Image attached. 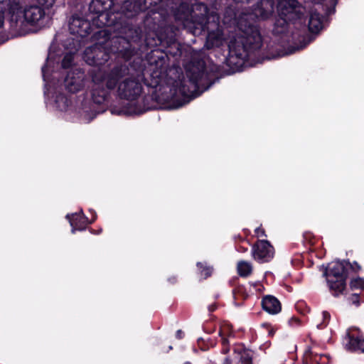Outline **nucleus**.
I'll list each match as a JSON object with an SVG mask.
<instances>
[{"label":"nucleus","instance_id":"6ab92c4d","mask_svg":"<svg viewBox=\"0 0 364 364\" xmlns=\"http://www.w3.org/2000/svg\"><path fill=\"white\" fill-rule=\"evenodd\" d=\"M148 87H149L150 90H149V93L151 95V98L158 102L159 99V95L158 94V86L159 85V73H154L151 75V78L148 80L147 83Z\"/></svg>","mask_w":364,"mask_h":364},{"label":"nucleus","instance_id":"c85d7f7f","mask_svg":"<svg viewBox=\"0 0 364 364\" xmlns=\"http://www.w3.org/2000/svg\"><path fill=\"white\" fill-rule=\"evenodd\" d=\"M95 95H96V91H94L92 93V97H93V100L95 101V102H96L97 104H101L105 101V93H103V95L102 96H100L98 98L96 97Z\"/></svg>","mask_w":364,"mask_h":364},{"label":"nucleus","instance_id":"2eb2a0df","mask_svg":"<svg viewBox=\"0 0 364 364\" xmlns=\"http://www.w3.org/2000/svg\"><path fill=\"white\" fill-rule=\"evenodd\" d=\"M218 335L220 337L223 348H227L230 341L235 337V333L232 329L231 325L227 322L223 323L220 325Z\"/></svg>","mask_w":364,"mask_h":364},{"label":"nucleus","instance_id":"4c0bfd02","mask_svg":"<svg viewBox=\"0 0 364 364\" xmlns=\"http://www.w3.org/2000/svg\"><path fill=\"white\" fill-rule=\"evenodd\" d=\"M202 340H203V339H202L201 338H199L198 339V344H199V345H200V341H202Z\"/></svg>","mask_w":364,"mask_h":364},{"label":"nucleus","instance_id":"1a4fd4ad","mask_svg":"<svg viewBox=\"0 0 364 364\" xmlns=\"http://www.w3.org/2000/svg\"><path fill=\"white\" fill-rule=\"evenodd\" d=\"M253 258L259 263L270 261L274 255L273 247L265 240H259L252 247Z\"/></svg>","mask_w":364,"mask_h":364},{"label":"nucleus","instance_id":"58836bf2","mask_svg":"<svg viewBox=\"0 0 364 364\" xmlns=\"http://www.w3.org/2000/svg\"><path fill=\"white\" fill-rule=\"evenodd\" d=\"M183 364H192V363L189 361H186Z\"/></svg>","mask_w":364,"mask_h":364},{"label":"nucleus","instance_id":"7ed1b4c3","mask_svg":"<svg viewBox=\"0 0 364 364\" xmlns=\"http://www.w3.org/2000/svg\"><path fill=\"white\" fill-rule=\"evenodd\" d=\"M348 268L358 271L360 267L356 262L351 264L346 261H334L328 264L324 275L328 287L334 296L341 294L345 290Z\"/></svg>","mask_w":364,"mask_h":364},{"label":"nucleus","instance_id":"6e6552de","mask_svg":"<svg viewBox=\"0 0 364 364\" xmlns=\"http://www.w3.org/2000/svg\"><path fill=\"white\" fill-rule=\"evenodd\" d=\"M343 344L348 351L364 352V338L360 330L355 327L348 329Z\"/></svg>","mask_w":364,"mask_h":364},{"label":"nucleus","instance_id":"a211bd4d","mask_svg":"<svg viewBox=\"0 0 364 364\" xmlns=\"http://www.w3.org/2000/svg\"><path fill=\"white\" fill-rule=\"evenodd\" d=\"M308 26L309 29L311 33H318L323 26L322 16L316 11H311Z\"/></svg>","mask_w":364,"mask_h":364},{"label":"nucleus","instance_id":"c756f323","mask_svg":"<svg viewBox=\"0 0 364 364\" xmlns=\"http://www.w3.org/2000/svg\"><path fill=\"white\" fill-rule=\"evenodd\" d=\"M255 235L257 237H262L265 236L264 230L261 227L255 229Z\"/></svg>","mask_w":364,"mask_h":364},{"label":"nucleus","instance_id":"473e14b6","mask_svg":"<svg viewBox=\"0 0 364 364\" xmlns=\"http://www.w3.org/2000/svg\"><path fill=\"white\" fill-rule=\"evenodd\" d=\"M60 101L66 102L67 99L65 97H64L63 96H58L57 97L56 102H58Z\"/></svg>","mask_w":364,"mask_h":364},{"label":"nucleus","instance_id":"5701e85b","mask_svg":"<svg viewBox=\"0 0 364 364\" xmlns=\"http://www.w3.org/2000/svg\"><path fill=\"white\" fill-rule=\"evenodd\" d=\"M350 287L353 289H364V279L357 277L350 281Z\"/></svg>","mask_w":364,"mask_h":364},{"label":"nucleus","instance_id":"72a5a7b5","mask_svg":"<svg viewBox=\"0 0 364 364\" xmlns=\"http://www.w3.org/2000/svg\"><path fill=\"white\" fill-rule=\"evenodd\" d=\"M4 13L0 12V27H1L4 23Z\"/></svg>","mask_w":364,"mask_h":364},{"label":"nucleus","instance_id":"79ce46f5","mask_svg":"<svg viewBox=\"0 0 364 364\" xmlns=\"http://www.w3.org/2000/svg\"><path fill=\"white\" fill-rule=\"evenodd\" d=\"M98 75H99V76H100V77L102 76V74H101L100 73Z\"/></svg>","mask_w":364,"mask_h":364},{"label":"nucleus","instance_id":"aec40b11","mask_svg":"<svg viewBox=\"0 0 364 364\" xmlns=\"http://www.w3.org/2000/svg\"><path fill=\"white\" fill-rule=\"evenodd\" d=\"M120 77V69L119 68H114L104 79L107 88L109 90L114 89Z\"/></svg>","mask_w":364,"mask_h":364},{"label":"nucleus","instance_id":"f257e3e1","mask_svg":"<svg viewBox=\"0 0 364 364\" xmlns=\"http://www.w3.org/2000/svg\"><path fill=\"white\" fill-rule=\"evenodd\" d=\"M279 17L277 19L273 33L280 36L284 41H289L291 22L299 18L298 1L296 0H276ZM275 0H262L251 11H242L232 18V11L224 16L223 23L236 26L240 33L224 38V31L219 26V17L215 13H208L203 4H196L190 10L186 3H181L174 12L175 18L183 26L193 35L208 31L205 47L208 49L220 48L227 45L228 55L225 58L228 66L237 69L246 57V50L260 46L261 36L255 23L259 20L269 18L274 11Z\"/></svg>","mask_w":364,"mask_h":364},{"label":"nucleus","instance_id":"f704fd0d","mask_svg":"<svg viewBox=\"0 0 364 364\" xmlns=\"http://www.w3.org/2000/svg\"><path fill=\"white\" fill-rule=\"evenodd\" d=\"M214 345H215L214 343H210V344H208V345L207 348H206V347H205V346H200V349H201V350H207L210 346H214Z\"/></svg>","mask_w":364,"mask_h":364},{"label":"nucleus","instance_id":"c9c22d12","mask_svg":"<svg viewBox=\"0 0 364 364\" xmlns=\"http://www.w3.org/2000/svg\"><path fill=\"white\" fill-rule=\"evenodd\" d=\"M93 81L95 82V83H98L100 82V80L98 79L97 77V75H95V76H93Z\"/></svg>","mask_w":364,"mask_h":364},{"label":"nucleus","instance_id":"e433bc0d","mask_svg":"<svg viewBox=\"0 0 364 364\" xmlns=\"http://www.w3.org/2000/svg\"><path fill=\"white\" fill-rule=\"evenodd\" d=\"M171 349H172V346H169L168 347V349H167V350H164V351H165V352H166V353H168V352L170 350H171Z\"/></svg>","mask_w":364,"mask_h":364},{"label":"nucleus","instance_id":"39448f33","mask_svg":"<svg viewBox=\"0 0 364 364\" xmlns=\"http://www.w3.org/2000/svg\"><path fill=\"white\" fill-rule=\"evenodd\" d=\"M224 354L223 364H251V353L242 346H237L232 348H223Z\"/></svg>","mask_w":364,"mask_h":364},{"label":"nucleus","instance_id":"2f4dec72","mask_svg":"<svg viewBox=\"0 0 364 364\" xmlns=\"http://www.w3.org/2000/svg\"><path fill=\"white\" fill-rule=\"evenodd\" d=\"M183 332L181 330H178L176 333V337L178 339H181L183 337Z\"/></svg>","mask_w":364,"mask_h":364},{"label":"nucleus","instance_id":"dca6fc26","mask_svg":"<svg viewBox=\"0 0 364 364\" xmlns=\"http://www.w3.org/2000/svg\"><path fill=\"white\" fill-rule=\"evenodd\" d=\"M122 9L128 17H131L142 11L144 8L138 0H127L124 1Z\"/></svg>","mask_w":364,"mask_h":364},{"label":"nucleus","instance_id":"423d86ee","mask_svg":"<svg viewBox=\"0 0 364 364\" xmlns=\"http://www.w3.org/2000/svg\"><path fill=\"white\" fill-rule=\"evenodd\" d=\"M109 53L104 46L95 44L84 51V60L90 65H102L109 59Z\"/></svg>","mask_w":364,"mask_h":364},{"label":"nucleus","instance_id":"a878e982","mask_svg":"<svg viewBox=\"0 0 364 364\" xmlns=\"http://www.w3.org/2000/svg\"><path fill=\"white\" fill-rule=\"evenodd\" d=\"M262 327L267 332L269 336H273L276 328L269 323H263Z\"/></svg>","mask_w":364,"mask_h":364},{"label":"nucleus","instance_id":"f8f14e48","mask_svg":"<svg viewBox=\"0 0 364 364\" xmlns=\"http://www.w3.org/2000/svg\"><path fill=\"white\" fill-rule=\"evenodd\" d=\"M90 29V22L81 17L73 16L70 20L69 30L73 34L84 37L89 33Z\"/></svg>","mask_w":364,"mask_h":364},{"label":"nucleus","instance_id":"393cba45","mask_svg":"<svg viewBox=\"0 0 364 364\" xmlns=\"http://www.w3.org/2000/svg\"><path fill=\"white\" fill-rule=\"evenodd\" d=\"M321 316L323 318V323L317 325L318 328H322L326 326L330 319V314L327 311H323Z\"/></svg>","mask_w":364,"mask_h":364},{"label":"nucleus","instance_id":"412c9836","mask_svg":"<svg viewBox=\"0 0 364 364\" xmlns=\"http://www.w3.org/2000/svg\"><path fill=\"white\" fill-rule=\"evenodd\" d=\"M237 269L238 274L241 277H247L252 271L251 263L246 261H240L237 263Z\"/></svg>","mask_w":364,"mask_h":364},{"label":"nucleus","instance_id":"bb28decb","mask_svg":"<svg viewBox=\"0 0 364 364\" xmlns=\"http://www.w3.org/2000/svg\"><path fill=\"white\" fill-rule=\"evenodd\" d=\"M306 45H303V46H297L296 48H291L289 49V50L287 51H282L280 52L278 55L279 56H283V55H288V54H291V53H293L294 51L296 50H300V49H302L303 48L305 47Z\"/></svg>","mask_w":364,"mask_h":364},{"label":"nucleus","instance_id":"37998d69","mask_svg":"<svg viewBox=\"0 0 364 364\" xmlns=\"http://www.w3.org/2000/svg\"><path fill=\"white\" fill-rule=\"evenodd\" d=\"M162 43H163V42H162V41L161 40V41H160L161 45L162 44Z\"/></svg>","mask_w":364,"mask_h":364},{"label":"nucleus","instance_id":"ea45409f","mask_svg":"<svg viewBox=\"0 0 364 364\" xmlns=\"http://www.w3.org/2000/svg\"><path fill=\"white\" fill-rule=\"evenodd\" d=\"M235 2H241L243 1V0H234Z\"/></svg>","mask_w":364,"mask_h":364},{"label":"nucleus","instance_id":"a19ab883","mask_svg":"<svg viewBox=\"0 0 364 364\" xmlns=\"http://www.w3.org/2000/svg\"><path fill=\"white\" fill-rule=\"evenodd\" d=\"M172 44L174 46H176V43L175 42H173Z\"/></svg>","mask_w":364,"mask_h":364},{"label":"nucleus","instance_id":"b1692460","mask_svg":"<svg viewBox=\"0 0 364 364\" xmlns=\"http://www.w3.org/2000/svg\"><path fill=\"white\" fill-rule=\"evenodd\" d=\"M73 60V55L70 53L66 54L62 60L63 68H69L72 65Z\"/></svg>","mask_w":364,"mask_h":364},{"label":"nucleus","instance_id":"f03ea898","mask_svg":"<svg viewBox=\"0 0 364 364\" xmlns=\"http://www.w3.org/2000/svg\"><path fill=\"white\" fill-rule=\"evenodd\" d=\"M186 77L176 81V86L181 85L180 92L183 96L195 97L198 90H207L213 84L211 78L214 69L209 68L204 60H192L186 65Z\"/></svg>","mask_w":364,"mask_h":364},{"label":"nucleus","instance_id":"0eeeda50","mask_svg":"<svg viewBox=\"0 0 364 364\" xmlns=\"http://www.w3.org/2000/svg\"><path fill=\"white\" fill-rule=\"evenodd\" d=\"M142 87L141 83L134 78H127L123 80L118 87L119 95L121 98L134 101L141 95Z\"/></svg>","mask_w":364,"mask_h":364},{"label":"nucleus","instance_id":"9d476101","mask_svg":"<svg viewBox=\"0 0 364 364\" xmlns=\"http://www.w3.org/2000/svg\"><path fill=\"white\" fill-rule=\"evenodd\" d=\"M44 16L43 9L37 5H31L26 6L23 9L21 8V13L15 14L13 21L18 22L23 18L27 23L35 24L41 21Z\"/></svg>","mask_w":364,"mask_h":364},{"label":"nucleus","instance_id":"20e7f679","mask_svg":"<svg viewBox=\"0 0 364 364\" xmlns=\"http://www.w3.org/2000/svg\"><path fill=\"white\" fill-rule=\"evenodd\" d=\"M181 88V85H178V86H176V84H173L171 86L169 85L161 86V100H163L164 101L171 103L170 105H162L161 104V109H167L181 106L183 103L179 102L181 98H183L184 101L186 98H188V100H187V102H189V100L194 98V97L191 96L182 95L181 92H180ZM201 90L202 88L198 90V91L196 92L197 95H196L195 97L200 95L203 92Z\"/></svg>","mask_w":364,"mask_h":364},{"label":"nucleus","instance_id":"4468645a","mask_svg":"<svg viewBox=\"0 0 364 364\" xmlns=\"http://www.w3.org/2000/svg\"><path fill=\"white\" fill-rule=\"evenodd\" d=\"M262 308L271 314H278L281 311V304L279 300L272 296H266L262 301Z\"/></svg>","mask_w":364,"mask_h":364},{"label":"nucleus","instance_id":"ddd939ff","mask_svg":"<svg viewBox=\"0 0 364 364\" xmlns=\"http://www.w3.org/2000/svg\"><path fill=\"white\" fill-rule=\"evenodd\" d=\"M6 11L11 15L14 20L15 14L21 13V6L16 0H0V12L4 14Z\"/></svg>","mask_w":364,"mask_h":364},{"label":"nucleus","instance_id":"cd10ccee","mask_svg":"<svg viewBox=\"0 0 364 364\" xmlns=\"http://www.w3.org/2000/svg\"><path fill=\"white\" fill-rule=\"evenodd\" d=\"M56 0H38V3L47 8L52 7Z\"/></svg>","mask_w":364,"mask_h":364},{"label":"nucleus","instance_id":"9b49d317","mask_svg":"<svg viewBox=\"0 0 364 364\" xmlns=\"http://www.w3.org/2000/svg\"><path fill=\"white\" fill-rule=\"evenodd\" d=\"M85 73L80 70L69 72L65 79L66 89L73 93L80 91L84 87Z\"/></svg>","mask_w":364,"mask_h":364},{"label":"nucleus","instance_id":"4be33fe9","mask_svg":"<svg viewBox=\"0 0 364 364\" xmlns=\"http://www.w3.org/2000/svg\"><path fill=\"white\" fill-rule=\"evenodd\" d=\"M197 267L200 276L204 279L210 277L213 273V267L208 266L205 262H198Z\"/></svg>","mask_w":364,"mask_h":364},{"label":"nucleus","instance_id":"7c9ffc66","mask_svg":"<svg viewBox=\"0 0 364 364\" xmlns=\"http://www.w3.org/2000/svg\"><path fill=\"white\" fill-rule=\"evenodd\" d=\"M289 323L292 326H296L299 325V320L296 318H292L289 321Z\"/></svg>","mask_w":364,"mask_h":364},{"label":"nucleus","instance_id":"f3484780","mask_svg":"<svg viewBox=\"0 0 364 364\" xmlns=\"http://www.w3.org/2000/svg\"><path fill=\"white\" fill-rule=\"evenodd\" d=\"M112 0H92L89 9L91 12L102 15L106 11L111 9Z\"/></svg>","mask_w":364,"mask_h":364}]
</instances>
